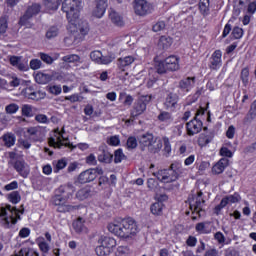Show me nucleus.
<instances>
[{
    "label": "nucleus",
    "instance_id": "nucleus-1",
    "mask_svg": "<svg viewBox=\"0 0 256 256\" xmlns=\"http://www.w3.org/2000/svg\"><path fill=\"white\" fill-rule=\"evenodd\" d=\"M80 6L81 2L78 0H64L61 10L66 14L67 30L71 34L78 33L79 39L83 40L89 34L90 25L87 21H80Z\"/></svg>",
    "mask_w": 256,
    "mask_h": 256
},
{
    "label": "nucleus",
    "instance_id": "nucleus-2",
    "mask_svg": "<svg viewBox=\"0 0 256 256\" xmlns=\"http://www.w3.org/2000/svg\"><path fill=\"white\" fill-rule=\"evenodd\" d=\"M108 230L110 233L120 238L132 239L139 232V227L133 218L127 217L110 222L108 224Z\"/></svg>",
    "mask_w": 256,
    "mask_h": 256
},
{
    "label": "nucleus",
    "instance_id": "nucleus-3",
    "mask_svg": "<svg viewBox=\"0 0 256 256\" xmlns=\"http://www.w3.org/2000/svg\"><path fill=\"white\" fill-rule=\"evenodd\" d=\"M75 192L76 187L72 183L60 185L55 190V195L52 199L53 204L61 205L62 203H67L68 201L73 199Z\"/></svg>",
    "mask_w": 256,
    "mask_h": 256
},
{
    "label": "nucleus",
    "instance_id": "nucleus-4",
    "mask_svg": "<svg viewBox=\"0 0 256 256\" xmlns=\"http://www.w3.org/2000/svg\"><path fill=\"white\" fill-rule=\"evenodd\" d=\"M21 217L19 215V210L11 205L7 207H1L0 210V222L5 228H10L12 225H15Z\"/></svg>",
    "mask_w": 256,
    "mask_h": 256
},
{
    "label": "nucleus",
    "instance_id": "nucleus-5",
    "mask_svg": "<svg viewBox=\"0 0 256 256\" xmlns=\"http://www.w3.org/2000/svg\"><path fill=\"white\" fill-rule=\"evenodd\" d=\"M100 246L95 248L97 256H109L113 252V248L117 246V240L111 236L102 235L98 239Z\"/></svg>",
    "mask_w": 256,
    "mask_h": 256
},
{
    "label": "nucleus",
    "instance_id": "nucleus-6",
    "mask_svg": "<svg viewBox=\"0 0 256 256\" xmlns=\"http://www.w3.org/2000/svg\"><path fill=\"white\" fill-rule=\"evenodd\" d=\"M179 57L176 55H170L166 57L164 60H161L158 64V73L164 74L166 72H175L179 70Z\"/></svg>",
    "mask_w": 256,
    "mask_h": 256
},
{
    "label": "nucleus",
    "instance_id": "nucleus-7",
    "mask_svg": "<svg viewBox=\"0 0 256 256\" xmlns=\"http://www.w3.org/2000/svg\"><path fill=\"white\" fill-rule=\"evenodd\" d=\"M151 100V95H142L138 97L132 106L130 117L136 119L138 116L142 115L146 111L147 105L151 102Z\"/></svg>",
    "mask_w": 256,
    "mask_h": 256
},
{
    "label": "nucleus",
    "instance_id": "nucleus-8",
    "mask_svg": "<svg viewBox=\"0 0 256 256\" xmlns=\"http://www.w3.org/2000/svg\"><path fill=\"white\" fill-rule=\"evenodd\" d=\"M179 173V169L175 170L174 164H172L170 169L159 170L156 174L154 173V176L157 177L160 182L169 184L177 181Z\"/></svg>",
    "mask_w": 256,
    "mask_h": 256
},
{
    "label": "nucleus",
    "instance_id": "nucleus-9",
    "mask_svg": "<svg viewBox=\"0 0 256 256\" xmlns=\"http://www.w3.org/2000/svg\"><path fill=\"white\" fill-rule=\"evenodd\" d=\"M65 133V129L62 128V130L60 131L59 128H56L53 132V135L48 139V144L49 146L53 147V148H61L62 146H69V147H76L73 146V144H65V138L63 136V134Z\"/></svg>",
    "mask_w": 256,
    "mask_h": 256
},
{
    "label": "nucleus",
    "instance_id": "nucleus-10",
    "mask_svg": "<svg viewBox=\"0 0 256 256\" xmlns=\"http://www.w3.org/2000/svg\"><path fill=\"white\" fill-rule=\"evenodd\" d=\"M103 174H104V171L100 167L88 169L80 173V175L78 176V182L80 184H88L95 181L98 175H103Z\"/></svg>",
    "mask_w": 256,
    "mask_h": 256
},
{
    "label": "nucleus",
    "instance_id": "nucleus-11",
    "mask_svg": "<svg viewBox=\"0 0 256 256\" xmlns=\"http://www.w3.org/2000/svg\"><path fill=\"white\" fill-rule=\"evenodd\" d=\"M22 96L28 100L40 101L45 99L47 94L42 90H37L36 86H27L22 90Z\"/></svg>",
    "mask_w": 256,
    "mask_h": 256
},
{
    "label": "nucleus",
    "instance_id": "nucleus-12",
    "mask_svg": "<svg viewBox=\"0 0 256 256\" xmlns=\"http://www.w3.org/2000/svg\"><path fill=\"white\" fill-rule=\"evenodd\" d=\"M153 7L146 0H134V12L138 16L151 14Z\"/></svg>",
    "mask_w": 256,
    "mask_h": 256
},
{
    "label": "nucleus",
    "instance_id": "nucleus-13",
    "mask_svg": "<svg viewBox=\"0 0 256 256\" xmlns=\"http://www.w3.org/2000/svg\"><path fill=\"white\" fill-rule=\"evenodd\" d=\"M26 136H28L30 141L41 142L44 140L45 132L40 126L28 127L26 128Z\"/></svg>",
    "mask_w": 256,
    "mask_h": 256
},
{
    "label": "nucleus",
    "instance_id": "nucleus-14",
    "mask_svg": "<svg viewBox=\"0 0 256 256\" xmlns=\"http://www.w3.org/2000/svg\"><path fill=\"white\" fill-rule=\"evenodd\" d=\"M179 96L175 93L170 92L167 94L163 106L167 111L176 112L179 108Z\"/></svg>",
    "mask_w": 256,
    "mask_h": 256
},
{
    "label": "nucleus",
    "instance_id": "nucleus-15",
    "mask_svg": "<svg viewBox=\"0 0 256 256\" xmlns=\"http://www.w3.org/2000/svg\"><path fill=\"white\" fill-rule=\"evenodd\" d=\"M44 237H37L36 244L43 254H48L50 251V243L52 242V235L50 232H45Z\"/></svg>",
    "mask_w": 256,
    "mask_h": 256
},
{
    "label": "nucleus",
    "instance_id": "nucleus-16",
    "mask_svg": "<svg viewBox=\"0 0 256 256\" xmlns=\"http://www.w3.org/2000/svg\"><path fill=\"white\" fill-rule=\"evenodd\" d=\"M223 65L222 62V50L216 49L212 52V56H210V62L208 64V68L212 71H218Z\"/></svg>",
    "mask_w": 256,
    "mask_h": 256
},
{
    "label": "nucleus",
    "instance_id": "nucleus-17",
    "mask_svg": "<svg viewBox=\"0 0 256 256\" xmlns=\"http://www.w3.org/2000/svg\"><path fill=\"white\" fill-rule=\"evenodd\" d=\"M203 129V122L200 119L194 118L186 124L187 134L189 136H194L200 133Z\"/></svg>",
    "mask_w": 256,
    "mask_h": 256
},
{
    "label": "nucleus",
    "instance_id": "nucleus-18",
    "mask_svg": "<svg viewBox=\"0 0 256 256\" xmlns=\"http://www.w3.org/2000/svg\"><path fill=\"white\" fill-rule=\"evenodd\" d=\"M107 8H108L107 0H96V8L93 11V15L96 18L101 19L105 15Z\"/></svg>",
    "mask_w": 256,
    "mask_h": 256
},
{
    "label": "nucleus",
    "instance_id": "nucleus-19",
    "mask_svg": "<svg viewBox=\"0 0 256 256\" xmlns=\"http://www.w3.org/2000/svg\"><path fill=\"white\" fill-rule=\"evenodd\" d=\"M196 83V76H188L187 78H183V80H181L179 82V88L183 91V92H190L191 89L194 87Z\"/></svg>",
    "mask_w": 256,
    "mask_h": 256
},
{
    "label": "nucleus",
    "instance_id": "nucleus-20",
    "mask_svg": "<svg viewBox=\"0 0 256 256\" xmlns=\"http://www.w3.org/2000/svg\"><path fill=\"white\" fill-rule=\"evenodd\" d=\"M214 240L221 247H224L225 245H231L232 244V238L226 237L224 235V233L221 232V231H216V233H214Z\"/></svg>",
    "mask_w": 256,
    "mask_h": 256
},
{
    "label": "nucleus",
    "instance_id": "nucleus-21",
    "mask_svg": "<svg viewBox=\"0 0 256 256\" xmlns=\"http://www.w3.org/2000/svg\"><path fill=\"white\" fill-rule=\"evenodd\" d=\"M12 256H40L39 252L35 248L30 246H22L18 252H14Z\"/></svg>",
    "mask_w": 256,
    "mask_h": 256
},
{
    "label": "nucleus",
    "instance_id": "nucleus-22",
    "mask_svg": "<svg viewBox=\"0 0 256 256\" xmlns=\"http://www.w3.org/2000/svg\"><path fill=\"white\" fill-rule=\"evenodd\" d=\"M14 167L18 173H20V176L23 178H27L28 175L30 174V168L29 165H27L23 161H16L14 164Z\"/></svg>",
    "mask_w": 256,
    "mask_h": 256
},
{
    "label": "nucleus",
    "instance_id": "nucleus-23",
    "mask_svg": "<svg viewBox=\"0 0 256 256\" xmlns=\"http://www.w3.org/2000/svg\"><path fill=\"white\" fill-rule=\"evenodd\" d=\"M195 229L199 234H211L212 223L210 221L199 222L196 224Z\"/></svg>",
    "mask_w": 256,
    "mask_h": 256
},
{
    "label": "nucleus",
    "instance_id": "nucleus-24",
    "mask_svg": "<svg viewBox=\"0 0 256 256\" xmlns=\"http://www.w3.org/2000/svg\"><path fill=\"white\" fill-rule=\"evenodd\" d=\"M34 81H36L37 84L46 85L52 81V76L44 72H37L36 76H34Z\"/></svg>",
    "mask_w": 256,
    "mask_h": 256
},
{
    "label": "nucleus",
    "instance_id": "nucleus-25",
    "mask_svg": "<svg viewBox=\"0 0 256 256\" xmlns=\"http://www.w3.org/2000/svg\"><path fill=\"white\" fill-rule=\"evenodd\" d=\"M55 206H57V212L59 213H71L78 209L77 205L67 204V202L55 204Z\"/></svg>",
    "mask_w": 256,
    "mask_h": 256
},
{
    "label": "nucleus",
    "instance_id": "nucleus-26",
    "mask_svg": "<svg viewBox=\"0 0 256 256\" xmlns=\"http://www.w3.org/2000/svg\"><path fill=\"white\" fill-rule=\"evenodd\" d=\"M109 18H110L112 24H114L115 26H117V27L125 26V21H123V16H121L116 11L112 10L109 13Z\"/></svg>",
    "mask_w": 256,
    "mask_h": 256
},
{
    "label": "nucleus",
    "instance_id": "nucleus-27",
    "mask_svg": "<svg viewBox=\"0 0 256 256\" xmlns=\"http://www.w3.org/2000/svg\"><path fill=\"white\" fill-rule=\"evenodd\" d=\"M202 196H203V192L200 191V192H198V196L196 198V201H191L190 207H191L192 210H194V211L202 210V208L205 204V200L202 198Z\"/></svg>",
    "mask_w": 256,
    "mask_h": 256
},
{
    "label": "nucleus",
    "instance_id": "nucleus-28",
    "mask_svg": "<svg viewBox=\"0 0 256 256\" xmlns=\"http://www.w3.org/2000/svg\"><path fill=\"white\" fill-rule=\"evenodd\" d=\"M134 62V57L133 56H125V57H120L118 58V68L122 71L125 72V68L130 66Z\"/></svg>",
    "mask_w": 256,
    "mask_h": 256
},
{
    "label": "nucleus",
    "instance_id": "nucleus-29",
    "mask_svg": "<svg viewBox=\"0 0 256 256\" xmlns=\"http://www.w3.org/2000/svg\"><path fill=\"white\" fill-rule=\"evenodd\" d=\"M72 226L76 233L87 232V227L85 226V219L83 217H78L73 222Z\"/></svg>",
    "mask_w": 256,
    "mask_h": 256
},
{
    "label": "nucleus",
    "instance_id": "nucleus-30",
    "mask_svg": "<svg viewBox=\"0 0 256 256\" xmlns=\"http://www.w3.org/2000/svg\"><path fill=\"white\" fill-rule=\"evenodd\" d=\"M62 3V0H44L43 5L47 11H57Z\"/></svg>",
    "mask_w": 256,
    "mask_h": 256
},
{
    "label": "nucleus",
    "instance_id": "nucleus-31",
    "mask_svg": "<svg viewBox=\"0 0 256 256\" xmlns=\"http://www.w3.org/2000/svg\"><path fill=\"white\" fill-rule=\"evenodd\" d=\"M92 190L90 187H84L76 192V199L79 201H85L91 197Z\"/></svg>",
    "mask_w": 256,
    "mask_h": 256
},
{
    "label": "nucleus",
    "instance_id": "nucleus-32",
    "mask_svg": "<svg viewBox=\"0 0 256 256\" xmlns=\"http://www.w3.org/2000/svg\"><path fill=\"white\" fill-rule=\"evenodd\" d=\"M113 159V154L108 149L104 147H99L98 149V161H111Z\"/></svg>",
    "mask_w": 256,
    "mask_h": 256
},
{
    "label": "nucleus",
    "instance_id": "nucleus-33",
    "mask_svg": "<svg viewBox=\"0 0 256 256\" xmlns=\"http://www.w3.org/2000/svg\"><path fill=\"white\" fill-rule=\"evenodd\" d=\"M199 11L200 15L203 17H208L210 15V0H200Z\"/></svg>",
    "mask_w": 256,
    "mask_h": 256
},
{
    "label": "nucleus",
    "instance_id": "nucleus-34",
    "mask_svg": "<svg viewBox=\"0 0 256 256\" xmlns=\"http://www.w3.org/2000/svg\"><path fill=\"white\" fill-rule=\"evenodd\" d=\"M173 39L170 36L162 35L159 39L158 46L163 50H167L172 46Z\"/></svg>",
    "mask_w": 256,
    "mask_h": 256
},
{
    "label": "nucleus",
    "instance_id": "nucleus-35",
    "mask_svg": "<svg viewBox=\"0 0 256 256\" xmlns=\"http://www.w3.org/2000/svg\"><path fill=\"white\" fill-rule=\"evenodd\" d=\"M153 142H154V136L151 133L143 134L139 139V143L143 147H149L153 144Z\"/></svg>",
    "mask_w": 256,
    "mask_h": 256
},
{
    "label": "nucleus",
    "instance_id": "nucleus-36",
    "mask_svg": "<svg viewBox=\"0 0 256 256\" xmlns=\"http://www.w3.org/2000/svg\"><path fill=\"white\" fill-rule=\"evenodd\" d=\"M41 9H42L41 4L32 3V5L26 8V13L33 18L41 12Z\"/></svg>",
    "mask_w": 256,
    "mask_h": 256
},
{
    "label": "nucleus",
    "instance_id": "nucleus-37",
    "mask_svg": "<svg viewBox=\"0 0 256 256\" xmlns=\"http://www.w3.org/2000/svg\"><path fill=\"white\" fill-rule=\"evenodd\" d=\"M62 61L78 65V63H81V57L78 54H67L62 57Z\"/></svg>",
    "mask_w": 256,
    "mask_h": 256
},
{
    "label": "nucleus",
    "instance_id": "nucleus-38",
    "mask_svg": "<svg viewBox=\"0 0 256 256\" xmlns=\"http://www.w3.org/2000/svg\"><path fill=\"white\" fill-rule=\"evenodd\" d=\"M244 36V29L239 26H234L232 28L230 37L232 40H240Z\"/></svg>",
    "mask_w": 256,
    "mask_h": 256
},
{
    "label": "nucleus",
    "instance_id": "nucleus-39",
    "mask_svg": "<svg viewBox=\"0 0 256 256\" xmlns=\"http://www.w3.org/2000/svg\"><path fill=\"white\" fill-rule=\"evenodd\" d=\"M222 200L225 201V205L236 204L240 202L241 196L239 193H234L223 197Z\"/></svg>",
    "mask_w": 256,
    "mask_h": 256
},
{
    "label": "nucleus",
    "instance_id": "nucleus-40",
    "mask_svg": "<svg viewBox=\"0 0 256 256\" xmlns=\"http://www.w3.org/2000/svg\"><path fill=\"white\" fill-rule=\"evenodd\" d=\"M164 204L161 201H157L151 205V213L155 216H160L163 212Z\"/></svg>",
    "mask_w": 256,
    "mask_h": 256
},
{
    "label": "nucleus",
    "instance_id": "nucleus-41",
    "mask_svg": "<svg viewBox=\"0 0 256 256\" xmlns=\"http://www.w3.org/2000/svg\"><path fill=\"white\" fill-rule=\"evenodd\" d=\"M31 15H29L27 12H24V15L20 17V20H18V25L21 27L29 28L31 27Z\"/></svg>",
    "mask_w": 256,
    "mask_h": 256
},
{
    "label": "nucleus",
    "instance_id": "nucleus-42",
    "mask_svg": "<svg viewBox=\"0 0 256 256\" xmlns=\"http://www.w3.org/2000/svg\"><path fill=\"white\" fill-rule=\"evenodd\" d=\"M225 167H227V163L224 162H216L214 166H212V173L216 175H220L225 171Z\"/></svg>",
    "mask_w": 256,
    "mask_h": 256
},
{
    "label": "nucleus",
    "instance_id": "nucleus-43",
    "mask_svg": "<svg viewBox=\"0 0 256 256\" xmlns=\"http://www.w3.org/2000/svg\"><path fill=\"white\" fill-rule=\"evenodd\" d=\"M211 141H212V137L204 133L200 134L198 138V144L200 147L207 146Z\"/></svg>",
    "mask_w": 256,
    "mask_h": 256
},
{
    "label": "nucleus",
    "instance_id": "nucleus-44",
    "mask_svg": "<svg viewBox=\"0 0 256 256\" xmlns=\"http://www.w3.org/2000/svg\"><path fill=\"white\" fill-rule=\"evenodd\" d=\"M163 143H164V149H163L164 155L166 157H170L171 152H172V146H171L169 138L163 137Z\"/></svg>",
    "mask_w": 256,
    "mask_h": 256
},
{
    "label": "nucleus",
    "instance_id": "nucleus-45",
    "mask_svg": "<svg viewBox=\"0 0 256 256\" xmlns=\"http://www.w3.org/2000/svg\"><path fill=\"white\" fill-rule=\"evenodd\" d=\"M59 35V28L57 26H51L47 31H46V38L47 39H53L56 38Z\"/></svg>",
    "mask_w": 256,
    "mask_h": 256
},
{
    "label": "nucleus",
    "instance_id": "nucleus-46",
    "mask_svg": "<svg viewBox=\"0 0 256 256\" xmlns=\"http://www.w3.org/2000/svg\"><path fill=\"white\" fill-rule=\"evenodd\" d=\"M232 31H233V28H232L231 20H228V22L224 25L220 38L221 39L227 38Z\"/></svg>",
    "mask_w": 256,
    "mask_h": 256
},
{
    "label": "nucleus",
    "instance_id": "nucleus-47",
    "mask_svg": "<svg viewBox=\"0 0 256 256\" xmlns=\"http://www.w3.org/2000/svg\"><path fill=\"white\" fill-rule=\"evenodd\" d=\"M3 141L7 147H11L16 142V137L13 134H5L3 135Z\"/></svg>",
    "mask_w": 256,
    "mask_h": 256
},
{
    "label": "nucleus",
    "instance_id": "nucleus-48",
    "mask_svg": "<svg viewBox=\"0 0 256 256\" xmlns=\"http://www.w3.org/2000/svg\"><path fill=\"white\" fill-rule=\"evenodd\" d=\"M39 57L41 61L46 63L47 65H52L55 61V58H53L51 55L44 52H40Z\"/></svg>",
    "mask_w": 256,
    "mask_h": 256
},
{
    "label": "nucleus",
    "instance_id": "nucleus-49",
    "mask_svg": "<svg viewBox=\"0 0 256 256\" xmlns=\"http://www.w3.org/2000/svg\"><path fill=\"white\" fill-rule=\"evenodd\" d=\"M8 29V19L6 16L0 17V35H5Z\"/></svg>",
    "mask_w": 256,
    "mask_h": 256
},
{
    "label": "nucleus",
    "instance_id": "nucleus-50",
    "mask_svg": "<svg viewBox=\"0 0 256 256\" xmlns=\"http://www.w3.org/2000/svg\"><path fill=\"white\" fill-rule=\"evenodd\" d=\"M250 70L249 68H242L240 78L244 85L249 83Z\"/></svg>",
    "mask_w": 256,
    "mask_h": 256
},
{
    "label": "nucleus",
    "instance_id": "nucleus-51",
    "mask_svg": "<svg viewBox=\"0 0 256 256\" xmlns=\"http://www.w3.org/2000/svg\"><path fill=\"white\" fill-rule=\"evenodd\" d=\"M137 146H138L137 139L134 136L128 137L126 141V148L128 150H132V149H135Z\"/></svg>",
    "mask_w": 256,
    "mask_h": 256
},
{
    "label": "nucleus",
    "instance_id": "nucleus-52",
    "mask_svg": "<svg viewBox=\"0 0 256 256\" xmlns=\"http://www.w3.org/2000/svg\"><path fill=\"white\" fill-rule=\"evenodd\" d=\"M158 186H159V183H158V181H157L156 179H154V178H149V179L147 180V188H148L150 191L155 192V191L157 190Z\"/></svg>",
    "mask_w": 256,
    "mask_h": 256
},
{
    "label": "nucleus",
    "instance_id": "nucleus-53",
    "mask_svg": "<svg viewBox=\"0 0 256 256\" xmlns=\"http://www.w3.org/2000/svg\"><path fill=\"white\" fill-rule=\"evenodd\" d=\"M49 94L58 96L62 93V87L60 85H53L47 88Z\"/></svg>",
    "mask_w": 256,
    "mask_h": 256
},
{
    "label": "nucleus",
    "instance_id": "nucleus-54",
    "mask_svg": "<svg viewBox=\"0 0 256 256\" xmlns=\"http://www.w3.org/2000/svg\"><path fill=\"white\" fill-rule=\"evenodd\" d=\"M124 97H125V100H124L123 104L125 106H131L134 101L133 97L131 95H127L126 93L119 94V100H122Z\"/></svg>",
    "mask_w": 256,
    "mask_h": 256
},
{
    "label": "nucleus",
    "instance_id": "nucleus-55",
    "mask_svg": "<svg viewBox=\"0 0 256 256\" xmlns=\"http://www.w3.org/2000/svg\"><path fill=\"white\" fill-rule=\"evenodd\" d=\"M22 116L31 118L34 116L33 109L30 105L22 106Z\"/></svg>",
    "mask_w": 256,
    "mask_h": 256
},
{
    "label": "nucleus",
    "instance_id": "nucleus-56",
    "mask_svg": "<svg viewBox=\"0 0 256 256\" xmlns=\"http://www.w3.org/2000/svg\"><path fill=\"white\" fill-rule=\"evenodd\" d=\"M9 200L13 204H18L21 201V195L18 191H13L9 194Z\"/></svg>",
    "mask_w": 256,
    "mask_h": 256
},
{
    "label": "nucleus",
    "instance_id": "nucleus-57",
    "mask_svg": "<svg viewBox=\"0 0 256 256\" xmlns=\"http://www.w3.org/2000/svg\"><path fill=\"white\" fill-rule=\"evenodd\" d=\"M158 120L161 122H168L172 120V115L169 112L163 111L158 115Z\"/></svg>",
    "mask_w": 256,
    "mask_h": 256
},
{
    "label": "nucleus",
    "instance_id": "nucleus-58",
    "mask_svg": "<svg viewBox=\"0 0 256 256\" xmlns=\"http://www.w3.org/2000/svg\"><path fill=\"white\" fill-rule=\"evenodd\" d=\"M34 120L40 124H49L50 120L45 114H37Z\"/></svg>",
    "mask_w": 256,
    "mask_h": 256
},
{
    "label": "nucleus",
    "instance_id": "nucleus-59",
    "mask_svg": "<svg viewBox=\"0 0 256 256\" xmlns=\"http://www.w3.org/2000/svg\"><path fill=\"white\" fill-rule=\"evenodd\" d=\"M129 254V249L127 246H118L115 255L116 256H127Z\"/></svg>",
    "mask_w": 256,
    "mask_h": 256
},
{
    "label": "nucleus",
    "instance_id": "nucleus-60",
    "mask_svg": "<svg viewBox=\"0 0 256 256\" xmlns=\"http://www.w3.org/2000/svg\"><path fill=\"white\" fill-rule=\"evenodd\" d=\"M42 67V62L40 59H32L30 60V69L32 70H38Z\"/></svg>",
    "mask_w": 256,
    "mask_h": 256
},
{
    "label": "nucleus",
    "instance_id": "nucleus-61",
    "mask_svg": "<svg viewBox=\"0 0 256 256\" xmlns=\"http://www.w3.org/2000/svg\"><path fill=\"white\" fill-rule=\"evenodd\" d=\"M166 24L164 21H158L156 24L153 25L152 30L153 32H161L165 29Z\"/></svg>",
    "mask_w": 256,
    "mask_h": 256
},
{
    "label": "nucleus",
    "instance_id": "nucleus-62",
    "mask_svg": "<svg viewBox=\"0 0 256 256\" xmlns=\"http://www.w3.org/2000/svg\"><path fill=\"white\" fill-rule=\"evenodd\" d=\"M208 108H209V104H207L205 108L200 107V109L197 111L194 119H200V120L204 119Z\"/></svg>",
    "mask_w": 256,
    "mask_h": 256
},
{
    "label": "nucleus",
    "instance_id": "nucleus-63",
    "mask_svg": "<svg viewBox=\"0 0 256 256\" xmlns=\"http://www.w3.org/2000/svg\"><path fill=\"white\" fill-rule=\"evenodd\" d=\"M114 161H123L125 159V154L123 153V149L119 148L114 152Z\"/></svg>",
    "mask_w": 256,
    "mask_h": 256
},
{
    "label": "nucleus",
    "instance_id": "nucleus-64",
    "mask_svg": "<svg viewBox=\"0 0 256 256\" xmlns=\"http://www.w3.org/2000/svg\"><path fill=\"white\" fill-rule=\"evenodd\" d=\"M18 110H19V106L14 103L6 107V112L9 114H15Z\"/></svg>",
    "mask_w": 256,
    "mask_h": 256
}]
</instances>
